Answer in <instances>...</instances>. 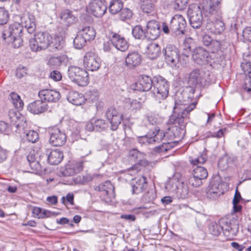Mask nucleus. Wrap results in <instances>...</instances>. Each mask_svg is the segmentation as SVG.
<instances>
[{"label":"nucleus","instance_id":"obj_1","mask_svg":"<svg viewBox=\"0 0 251 251\" xmlns=\"http://www.w3.org/2000/svg\"><path fill=\"white\" fill-rule=\"evenodd\" d=\"M221 0H207L206 3L202 5L205 16L208 17L206 29L215 34H221L225 29V24L221 20Z\"/></svg>","mask_w":251,"mask_h":251},{"label":"nucleus","instance_id":"obj_2","mask_svg":"<svg viewBox=\"0 0 251 251\" xmlns=\"http://www.w3.org/2000/svg\"><path fill=\"white\" fill-rule=\"evenodd\" d=\"M197 103L193 102L188 106L176 103L174 112L168 120V123L175 125L169 128L173 133L172 137H182L185 132V127L189 119V114L196 107Z\"/></svg>","mask_w":251,"mask_h":251},{"label":"nucleus","instance_id":"obj_3","mask_svg":"<svg viewBox=\"0 0 251 251\" xmlns=\"http://www.w3.org/2000/svg\"><path fill=\"white\" fill-rule=\"evenodd\" d=\"M169 83L163 77L157 75L153 78V86L151 93L156 101L161 102L168 96Z\"/></svg>","mask_w":251,"mask_h":251},{"label":"nucleus","instance_id":"obj_4","mask_svg":"<svg viewBox=\"0 0 251 251\" xmlns=\"http://www.w3.org/2000/svg\"><path fill=\"white\" fill-rule=\"evenodd\" d=\"M69 77L71 80L80 86H86L89 82L88 73L79 67L72 66L68 71Z\"/></svg>","mask_w":251,"mask_h":251},{"label":"nucleus","instance_id":"obj_5","mask_svg":"<svg viewBox=\"0 0 251 251\" xmlns=\"http://www.w3.org/2000/svg\"><path fill=\"white\" fill-rule=\"evenodd\" d=\"M94 189L100 193L101 199L107 203L110 202L115 197L114 187L110 181L99 184Z\"/></svg>","mask_w":251,"mask_h":251},{"label":"nucleus","instance_id":"obj_6","mask_svg":"<svg viewBox=\"0 0 251 251\" xmlns=\"http://www.w3.org/2000/svg\"><path fill=\"white\" fill-rule=\"evenodd\" d=\"M207 176V171L204 167L193 166L192 175L189 177L188 182L193 187H199L202 184V180L205 179Z\"/></svg>","mask_w":251,"mask_h":251},{"label":"nucleus","instance_id":"obj_7","mask_svg":"<svg viewBox=\"0 0 251 251\" xmlns=\"http://www.w3.org/2000/svg\"><path fill=\"white\" fill-rule=\"evenodd\" d=\"M207 81L205 75L203 71L199 69H195L191 72L188 78V83L191 86V92H195L193 87L199 85L203 87L207 84Z\"/></svg>","mask_w":251,"mask_h":251},{"label":"nucleus","instance_id":"obj_8","mask_svg":"<svg viewBox=\"0 0 251 251\" xmlns=\"http://www.w3.org/2000/svg\"><path fill=\"white\" fill-rule=\"evenodd\" d=\"M106 10L107 6L104 0H92L86 7L87 12L97 18L101 17Z\"/></svg>","mask_w":251,"mask_h":251},{"label":"nucleus","instance_id":"obj_9","mask_svg":"<svg viewBox=\"0 0 251 251\" xmlns=\"http://www.w3.org/2000/svg\"><path fill=\"white\" fill-rule=\"evenodd\" d=\"M186 26V22L185 19L179 14H176L173 17L170 23V28L176 35L184 34Z\"/></svg>","mask_w":251,"mask_h":251},{"label":"nucleus","instance_id":"obj_10","mask_svg":"<svg viewBox=\"0 0 251 251\" xmlns=\"http://www.w3.org/2000/svg\"><path fill=\"white\" fill-rule=\"evenodd\" d=\"M192 59L199 65H204L211 62L212 58L209 53L201 47L195 49L192 53Z\"/></svg>","mask_w":251,"mask_h":251},{"label":"nucleus","instance_id":"obj_11","mask_svg":"<svg viewBox=\"0 0 251 251\" xmlns=\"http://www.w3.org/2000/svg\"><path fill=\"white\" fill-rule=\"evenodd\" d=\"M105 116L110 124L111 129L117 130L122 121V114L119 113L115 107H110L106 110Z\"/></svg>","mask_w":251,"mask_h":251},{"label":"nucleus","instance_id":"obj_12","mask_svg":"<svg viewBox=\"0 0 251 251\" xmlns=\"http://www.w3.org/2000/svg\"><path fill=\"white\" fill-rule=\"evenodd\" d=\"M153 86V78L147 75H140L137 81L132 85V89L135 91L146 92L151 90Z\"/></svg>","mask_w":251,"mask_h":251},{"label":"nucleus","instance_id":"obj_13","mask_svg":"<svg viewBox=\"0 0 251 251\" xmlns=\"http://www.w3.org/2000/svg\"><path fill=\"white\" fill-rule=\"evenodd\" d=\"M50 143L53 146H62L66 143L67 136L65 133L57 127L50 129Z\"/></svg>","mask_w":251,"mask_h":251},{"label":"nucleus","instance_id":"obj_14","mask_svg":"<svg viewBox=\"0 0 251 251\" xmlns=\"http://www.w3.org/2000/svg\"><path fill=\"white\" fill-rule=\"evenodd\" d=\"M85 68L91 71L98 70L100 66V60L98 55L94 52H86L83 60Z\"/></svg>","mask_w":251,"mask_h":251},{"label":"nucleus","instance_id":"obj_15","mask_svg":"<svg viewBox=\"0 0 251 251\" xmlns=\"http://www.w3.org/2000/svg\"><path fill=\"white\" fill-rule=\"evenodd\" d=\"M188 13L191 26L194 28H199L203 21L202 11L200 7L198 6L194 9L189 8Z\"/></svg>","mask_w":251,"mask_h":251},{"label":"nucleus","instance_id":"obj_16","mask_svg":"<svg viewBox=\"0 0 251 251\" xmlns=\"http://www.w3.org/2000/svg\"><path fill=\"white\" fill-rule=\"evenodd\" d=\"M85 162L86 161L83 160L70 161L66 165V169L63 172V175L71 176L79 173L83 170Z\"/></svg>","mask_w":251,"mask_h":251},{"label":"nucleus","instance_id":"obj_17","mask_svg":"<svg viewBox=\"0 0 251 251\" xmlns=\"http://www.w3.org/2000/svg\"><path fill=\"white\" fill-rule=\"evenodd\" d=\"M163 53L167 63L176 64L179 60V51L174 46L169 45L163 50Z\"/></svg>","mask_w":251,"mask_h":251},{"label":"nucleus","instance_id":"obj_18","mask_svg":"<svg viewBox=\"0 0 251 251\" xmlns=\"http://www.w3.org/2000/svg\"><path fill=\"white\" fill-rule=\"evenodd\" d=\"M109 36L111 43L117 50L125 51L128 48V44L126 39L120 34L114 32H111Z\"/></svg>","mask_w":251,"mask_h":251},{"label":"nucleus","instance_id":"obj_19","mask_svg":"<svg viewBox=\"0 0 251 251\" xmlns=\"http://www.w3.org/2000/svg\"><path fill=\"white\" fill-rule=\"evenodd\" d=\"M160 25L158 22L151 20L147 25L146 38L150 40H155L160 35Z\"/></svg>","mask_w":251,"mask_h":251},{"label":"nucleus","instance_id":"obj_20","mask_svg":"<svg viewBox=\"0 0 251 251\" xmlns=\"http://www.w3.org/2000/svg\"><path fill=\"white\" fill-rule=\"evenodd\" d=\"M23 30V26L19 24L14 23L10 25L8 29L3 31L2 38L4 40L10 39L11 41V38L22 36Z\"/></svg>","mask_w":251,"mask_h":251},{"label":"nucleus","instance_id":"obj_21","mask_svg":"<svg viewBox=\"0 0 251 251\" xmlns=\"http://www.w3.org/2000/svg\"><path fill=\"white\" fill-rule=\"evenodd\" d=\"M38 95L41 100H44L46 102H56L61 98L59 92L51 89H43L40 91Z\"/></svg>","mask_w":251,"mask_h":251},{"label":"nucleus","instance_id":"obj_22","mask_svg":"<svg viewBox=\"0 0 251 251\" xmlns=\"http://www.w3.org/2000/svg\"><path fill=\"white\" fill-rule=\"evenodd\" d=\"M27 109L34 114H39L47 110L48 104L43 100H36L29 104Z\"/></svg>","mask_w":251,"mask_h":251},{"label":"nucleus","instance_id":"obj_23","mask_svg":"<svg viewBox=\"0 0 251 251\" xmlns=\"http://www.w3.org/2000/svg\"><path fill=\"white\" fill-rule=\"evenodd\" d=\"M146 52L149 58L155 59L161 55V48L158 43L152 42L146 46Z\"/></svg>","mask_w":251,"mask_h":251},{"label":"nucleus","instance_id":"obj_24","mask_svg":"<svg viewBox=\"0 0 251 251\" xmlns=\"http://www.w3.org/2000/svg\"><path fill=\"white\" fill-rule=\"evenodd\" d=\"M142 59V56L138 51H132L127 55L125 61L127 67L133 68L139 66Z\"/></svg>","mask_w":251,"mask_h":251},{"label":"nucleus","instance_id":"obj_25","mask_svg":"<svg viewBox=\"0 0 251 251\" xmlns=\"http://www.w3.org/2000/svg\"><path fill=\"white\" fill-rule=\"evenodd\" d=\"M132 184V193L136 194L142 192L148 185L147 179L144 176L136 177Z\"/></svg>","mask_w":251,"mask_h":251},{"label":"nucleus","instance_id":"obj_26","mask_svg":"<svg viewBox=\"0 0 251 251\" xmlns=\"http://www.w3.org/2000/svg\"><path fill=\"white\" fill-rule=\"evenodd\" d=\"M221 225L222 230L225 231V233L228 232L232 236H235L238 232V225L235 223L229 222L227 220L222 219L219 221Z\"/></svg>","mask_w":251,"mask_h":251},{"label":"nucleus","instance_id":"obj_27","mask_svg":"<svg viewBox=\"0 0 251 251\" xmlns=\"http://www.w3.org/2000/svg\"><path fill=\"white\" fill-rule=\"evenodd\" d=\"M67 99L70 103L75 105H81L86 101L83 95L76 91L69 92Z\"/></svg>","mask_w":251,"mask_h":251},{"label":"nucleus","instance_id":"obj_28","mask_svg":"<svg viewBox=\"0 0 251 251\" xmlns=\"http://www.w3.org/2000/svg\"><path fill=\"white\" fill-rule=\"evenodd\" d=\"M34 37L43 50L48 48L50 41L51 40V36L47 32H37L35 34Z\"/></svg>","mask_w":251,"mask_h":251},{"label":"nucleus","instance_id":"obj_29","mask_svg":"<svg viewBox=\"0 0 251 251\" xmlns=\"http://www.w3.org/2000/svg\"><path fill=\"white\" fill-rule=\"evenodd\" d=\"M78 32L80 33L87 41H90L94 40L96 34L93 27L87 25L80 26Z\"/></svg>","mask_w":251,"mask_h":251},{"label":"nucleus","instance_id":"obj_30","mask_svg":"<svg viewBox=\"0 0 251 251\" xmlns=\"http://www.w3.org/2000/svg\"><path fill=\"white\" fill-rule=\"evenodd\" d=\"M19 112L12 110L9 111L8 117L9 120L13 124L12 126L16 128L17 130H16V131L20 133L23 130H24L25 123H23L22 122L18 123L19 122Z\"/></svg>","mask_w":251,"mask_h":251},{"label":"nucleus","instance_id":"obj_31","mask_svg":"<svg viewBox=\"0 0 251 251\" xmlns=\"http://www.w3.org/2000/svg\"><path fill=\"white\" fill-rule=\"evenodd\" d=\"M170 131L166 133L162 130H160L159 128H155L154 131L152 133H151V137L152 139H154L153 143H159L163 139L167 138L168 136H170L171 139H173L174 137H172L173 133Z\"/></svg>","mask_w":251,"mask_h":251},{"label":"nucleus","instance_id":"obj_32","mask_svg":"<svg viewBox=\"0 0 251 251\" xmlns=\"http://www.w3.org/2000/svg\"><path fill=\"white\" fill-rule=\"evenodd\" d=\"M21 23L29 34L33 33L36 29L35 17L31 15L21 17Z\"/></svg>","mask_w":251,"mask_h":251},{"label":"nucleus","instance_id":"obj_33","mask_svg":"<svg viewBox=\"0 0 251 251\" xmlns=\"http://www.w3.org/2000/svg\"><path fill=\"white\" fill-rule=\"evenodd\" d=\"M63 158V152L58 149L50 151L48 155L49 163L51 165L58 164L61 162Z\"/></svg>","mask_w":251,"mask_h":251},{"label":"nucleus","instance_id":"obj_34","mask_svg":"<svg viewBox=\"0 0 251 251\" xmlns=\"http://www.w3.org/2000/svg\"><path fill=\"white\" fill-rule=\"evenodd\" d=\"M220 184L218 181H213L211 182L210 189L207 192V196L211 200H216L220 194L223 193L220 188Z\"/></svg>","mask_w":251,"mask_h":251},{"label":"nucleus","instance_id":"obj_35","mask_svg":"<svg viewBox=\"0 0 251 251\" xmlns=\"http://www.w3.org/2000/svg\"><path fill=\"white\" fill-rule=\"evenodd\" d=\"M65 41L62 37L55 36L53 38L51 37V40L50 41V45L48 48L51 51L54 52L58 50H61L64 46Z\"/></svg>","mask_w":251,"mask_h":251},{"label":"nucleus","instance_id":"obj_36","mask_svg":"<svg viewBox=\"0 0 251 251\" xmlns=\"http://www.w3.org/2000/svg\"><path fill=\"white\" fill-rule=\"evenodd\" d=\"M59 17L67 25L74 23L76 20V18L73 14L72 11L67 9L62 10L60 12Z\"/></svg>","mask_w":251,"mask_h":251},{"label":"nucleus","instance_id":"obj_37","mask_svg":"<svg viewBox=\"0 0 251 251\" xmlns=\"http://www.w3.org/2000/svg\"><path fill=\"white\" fill-rule=\"evenodd\" d=\"M156 0H141L140 8L144 13H152L155 9Z\"/></svg>","mask_w":251,"mask_h":251},{"label":"nucleus","instance_id":"obj_38","mask_svg":"<svg viewBox=\"0 0 251 251\" xmlns=\"http://www.w3.org/2000/svg\"><path fill=\"white\" fill-rule=\"evenodd\" d=\"M123 5L122 0H111L109 6V11L112 15L116 14L122 10Z\"/></svg>","mask_w":251,"mask_h":251},{"label":"nucleus","instance_id":"obj_39","mask_svg":"<svg viewBox=\"0 0 251 251\" xmlns=\"http://www.w3.org/2000/svg\"><path fill=\"white\" fill-rule=\"evenodd\" d=\"M11 101L13 106L17 109H22L24 106V102L20 97L16 93L12 92L10 94Z\"/></svg>","mask_w":251,"mask_h":251},{"label":"nucleus","instance_id":"obj_40","mask_svg":"<svg viewBox=\"0 0 251 251\" xmlns=\"http://www.w3.org/2000/svg\"><path fill=\"white\" fill-rule=\"evenodd\" d=\"M132 34L135 39H142L146 38V32L140 25H136L132 28Z\"/></svg>","mask_w":251,"mask_h":251},{"label":"nucleus","instance_id":"obj_41","mask_svg":"<svg viewBox=\"0 0 251 251\" xmlns=\"http://www.w3.org/2000/svg\"><path fill=\"white\" fill-rule=\"evenodd\" d=\"M29 165L31 169L33 170H39L40 169V164L36 160V158L34 153H29L26 157Z\"/></svg>","mask_w":251,"mask_h":251},{"label":"nucleus","instance_id":"obj_42","mask_svg":"<svg viewBox=\"0 0 251 251\" xmlns=\"http://www.w3.org/2000/svg\"><path fill=\"white\" fill-rule=\"evenodd\" d=\"M94 128L96 131L101 132L106 130L108 124L103 119H94Z\"/></svg>","mask_w":251,"mask_h":251},{"label":"nucleus","instance_id":"obj_43","mask_svg":"<svg viewBox=\"0 0 251 251\" xmlns=\"http://www.w3.org/2000/svg\"><path fill=\"white\" fill-rule=\"evenodd\" d=\"M63 61V57L60 56H52L49 59L48 64L50 68L56 69L60 66Z\"/></svg>","mask_w":251,"mask_h":251},{"label":"nucleus","instance_id":"obj_44","mask_svg":"<svg viewBox=\"0 0 251 251\" xmlns=\"http://www.w3.org/2000/svg\"><path fill=\"white\" fill-rule=\"evenodd\" d=\"M87 42L84 37L77 32L76 37L74 40V45L75 48L81 49L85 46Z\"/></svg>","mask_w":251,"mask_h":251},{"label":"nucleus","instance_id":"obj_45","mask_svg":"<svg viewBox=\"0 0 251 251\" xmlns=\"http://www.w3.org/2000/svg\"><path fill=\"white\" fill-rule=\"evenodd\" d=\"M221 225H219L216 222H212L209 226L210 233L215 236H218L222 231Z\"/></svg>","mask_w":251,"mask_h":251},{"label":"nucleus","instance_id":"obj_46","mask_svg":"<svg viewBox=\"0 0 251 251\" xmlns=\"http://www.w3.org/2000/svg\"><path fill=\"white\" fill-rule=\"evenodd\" d=\"M207 158V156L206 153L203 152L197 158L195 159L192 158L190 160V161L192 165L193 166H200V164H203L204 163Z\"/></svg>","mask_w":251,"mask_h":251},{"label":"nucleus","instance_id":"obj_47","mask_svg":"<svg viewBox=\"0 0 251 251\" xmlns=\"http://www.w3.org/2000/svg\"><path fill=\"white\" fill-rule=\"evenodd\" d=\"M174 147V143L170 142H165L162 145L158 146L154 148V151L157 152L165 153L168 151L172 149Z\"/></svg>","mask_w":251,"mask_h":251},{"label":"nucleus","instance_id":"obj_48","mask_svg":"<svg viewBox=\"0 0 251 251\" xmlns=\"http://www.w3.org/2000/svg\"><path fill=\"white\" fill-rule=\"evenodd\" d=\"M156 196L155 191L153 189L150 190L143 195L142 201L145 203L152 202L156 198Z\"/></svg>","mask_w":251,"mask_h":251},{"label":"nucleus","instance_id":"obj_49","mask_svg":"<svg viewBox=\"0 0 251 251\" xmlns=\"http://www.w3.org/2000/svg\"><path fill=\"white\" fill-rule=\"evenodd\" d=\"M128 156L131 160L138 161L140 160L141 158L143 157V154L137 149H133L129 151Z\"/></svg>","mask_w":251,"mask_h":251},{"label":"nucleus","instance_id":"obj_50","mask_svg":"<svg viewBox=\"0 0 251 251\" xmlns=\"http://www.w3.org/2000/svg\"><path fill=\"white\" fill-rule=\"evenodd\" d=\"M177 193L180 195L181 198L184 199L187 197L189 193V188L186 183L182 182L177 187Z\"/></svg>","mask_w":251,"mask_h":251},{"label":"nucleus","instance_id":"obj_51","mask_svg":"<svg viewBox=\"0 0 251 251\" xmlns=\"http://www.w3.org/2000/svg\"><path fill=\"white\" fill-rule=\"evenodd\" d=\"M233 163L232 159L229 157L221 159L218 162V166L223 170H226Z\"/></svg>","mask_w":251,"mask_h":251},{"label":"nucleus","instance_id":"obj_52","mask_svg":"<svg viewBox=\"0 0 251 251\" xmlns=\"http://www.w3.org/2000/svg\"><path fill=\"white\" fill-rule=\"evenodd\" d=\"M120 19L122 21H125L130 19L132 17V11L128 8H122L120 11Z\"/></svg>","mask_w":251,"mask_h":251},{"label":"nucleus","instance_id":"obj_53","mask_svg":"<svg viewBox=\"0 0 251 251\" xmlns=\"http://www.w3.org/2000/svg\"><path fill=\"white\" fill-rule=\"evenodd\" d=\"M14 126L8 125L6 123L0 121V132L4 135H9L12 132Z\"/></svg>","mask_w":251,"mask_h":251},{"label":"nucleus","instance_id":"obj_54","mask_svg":"<svg viewBox=\"0 0 251 251\" xmlns=\"http://www.w3.org/2000/svg\"><path fill=\"white\" fill-rule=\"evenodd\" d=\"M137 140L141 144H150L153 143L154 139L151 137V133L149 132L144 136L138 137Z\"/></svg>","mask_w":251,"mask_h":251},{"label":"nucleus","instance_id":"obj_55","mask_svg":"<svg viewBox=\"0 0 251 251\" xmlns=\"http://www.w3.org/2000/svg\"><path fill=\"white\" fill-rule=\"evenodd\" d=\"M9 13L4 8L0 7V25L6 24L9 19Z\"/></svg>","mask_w":251,"mask_h":251},{"label":"nucleus","instance_id":"obj_56","mask_svg":"<svg viewBox=\"0 0 251 251\" xmlns=\"http://www.w3.org/2000/svg\"><path fill=\"white\" fill-rule=\"evenodd\" d=\"M26 140L31 143H35L39 139L38 133L34 130H29L26 133Z\"/></svg>","mask_w":251,"mask_h":251},{"label":"nucleus","instance_id":"obj_57","mask_svg":"<svg viewBox=\"0 0 251 251\" xmlns=\"http://www.w3.org/2000/svg\"><path fill=\"white\" fill-rule=\"evenodd\" d=\"M188 0H175L174 2V8L177 10L184 9L187 4Z\"/></svg>","mask_w":251,"mask_h":251},{"label":"nucleus","instance_id":"obj_58","mask_svg":"<svg viewBox=\"0 0 251 251\" xmlns=\"http://www.w3.org/2000/svg\"><path fill=\"white\" fill-rule=\"evenodd\" d=\"M7 39V42L8 43L12 42L14 48H19L23 44V39L22 38V36L13 37V38H11V41H10V39Z\"/></svg>","mask_w":251,"mask_h":251},{"label":"nucleus","instance_id":"obj_59","mask_svg":"<svg viewBox=\"0 0 251 251\" xmlns=\"http://www.w3.org/2000/svg\"><path fill=\"white\" fill-rule=\"evenodd\" d=\"M29 43L30 49L33 51H38L43 50L37 41H36L35 37L33 39H30Z\"/></svg>","mask_w":251,"mask_h":251},{"label":"nucleus","instance_id":"obj_60","mask_svg":"<svg viewBox=\"0 0 251 251\" xmlns=\"http://www.w3.org/2000/svg\"><path fill=\"white\" fill-rule=\"evenodd\" d=\"M34 216L39 219L44 218L46 216V211L40 207H34L32 210Z\"/></svg>","mask_w":251,"mask_h":251},{"label":"nucleus","instance_id":"obj_61","mask_svg":"<svg viewBox=\"0 0 251 251\" xmlns=\"http://www.w3.org/2000/svg\"><path fill=\"white\" fill-rule=\"evenodd\" d=\"M221 44L219 41L217 40H213L211 42L210 44L208 46L209 49L211 50V52L214 53L220 49Z\"/></svg>","mask_w":251,"mask_h":251},{"label":"nucleus","instance_id":"obj_62","mask_svg":"<svg viewBox=\"0 0 251 251\" xmlns=\"http://www.w3.org/2000/svg\"><path fill=\"white\" fill-rule=\"evenodd\" d=\"M241 67L245 75L249 77H251V64L250 65L247 63H242Z\"/></svg>","mask_w":251,"mask_h":251},{"label":"nucleus","instance_id":"obj_63","mask_svg":"<svg viewBox=\"0 0 251 251\" xmlns=\"http://www.w3.org/2000/svg\"><path fill=\"white\" fill-rule=\"evenodd\" d=\"M246 78L243 85V89L248 93L251 94V77Z\"/></svg>","mask_w":251,"mask_h":251},{"label":"nucleus","instance_id":"obj_64","mask_svg":"<svg viewBox=\"0 0 251 251\" xmlns=\"http://www.w3.org/2000/svg\"><path fill=\"white\" fill-rule=\"evenodd\" d=\"M93 179V176L90 174H85L82 176L79 177V182L82 184H86L87 183L92 181Z\"/></svg>","mask_w":251,"mask_h":251}]
</instances>
